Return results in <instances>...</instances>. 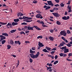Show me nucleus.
<instances>
[{
  "instance_id": "8fccbe9b",
  "label": "nucleus",
  "mask_w": 72,
  "mask_h": 72,
  "mask_svg": "<svg viewBox=\"0 0 72 72\" xmlns=\"http://www.w3.org/2000/svg\"><path fill=\"white\" fill-rule=\"evenodd\" d=\"M55 53V51H52L50 53L52 55H53L54 54V53Z\"/></svg>"
},
{
  "instance_id": "49530a36",
  "label": "nucleus",
  "mask_w": 72,
  "mask_h": 72,
  "mask_svg": "<svg viewBox=\"0 0 72 72\" xmlns=\"http://www.w3.org/2000/svg\"><path fill=\"white\" fill-rule=\"evenodd\" d=\"M71 1H69L67 3V4L68 5L70 4V3H71Z\"/></svg>"
},
{
  "instance_id": "f8f14e48",
  "label": "nucleus",
  "mask_w": 72,
  "mask_h": 72,
  "mask_svg": "<svg viewBox=\"0 0 72 72\" xmlns=\"http://www.w3.org/2000/svg\"><path fill=\"white\" fill-rule=\"evenodd\" d=\"M15 44H18L19 45H21V42H20L19 40H18V41H15Z\"/></svg>"
},
{
  "instance_id": "e433bc0d",
  "label": "nucleus",
  "mask_w": 72,
  "mask_h": 72,
  "mask_svg": "<svg viewBox=\"0 0 72 72\" xmlns=\"http://www.w3.org/2000/svg\"><path fill=\"white\" fill-rule=\"evenodd\" d=\"M26 22H30L33 21L32 20L26 21Z\"/></svg>"
},
{
  "instance_id": "20e7f679",
  "label": "nucleus",
  "mask_w": 72,
  "mask_h": 72,
  "mask_svg": "<svg viewBox=\"0 0 72 72\" xmlns=\"http://www.w3.org/2000/svg\"><path fill=\"white\" fill-rule=\"evenodd\" d=\"M52 14L55 17H58L60 16V14H59L57 12H55V13H52Z\"/></svg>"
},
{
  "instance_id": "6e6d98bb",
  "label": "nucleus",
  "mask_w": 72,
  "mask_h": 72,
  "mask_svg": "<svg viewBox=\"0 0 72 72\" xmlns=\"http://www.w3.org/2000/svg\"><path fill=\"white\" fill-rule=\"evenodd\" d=\"M61 39H63L64 40L66 39V38L64 37H61Z\"/></svg>"
},
{
  "instance_id": "423d86ee",
  "label": "nucleus",
  "mask_w": 72,
  "mask_h": 72,
  "mask_svg": "<svg viewBox=\"0 0 72 72\" xmlns=\"http://www.w3.org/2000/svg\"><path fill=\"white\" fill-rule=\"evenodd\" d=\"M69 19V17L68 16L67 17L65 16L64 17H62V19L64 20H68Z\"/></svg>"
},
{
  "instance_id": "864d4df0",
  "label": "nucleus",
  "mask_w": 72,
  "mask_h": 72,
  "mask_svg": "<svg viewBox=\"0 0 72 72\" xmlns=\"http://www.w3.org/2000/svg\"><path fill=\"white\" fill-rule=\"evenodd\" d=\"M55 6L57 7H58V6H59V4H57L55 5Z\"/></svg>"
},
{
  "instance_id": "69168bd1",
  "label": "nucleus",
  "mask_w": 72,
  "mask_h": 72,
  "mask_svg": "<svg viewBox=\"0 0 72 72\" xmlns=\"http://www.w3.org/2000/svg\"><path fill=\"white\" fill-rule=\"evenodd\" d=\"M25 43H28V44H29L30 43V42L29 41H25Z\"/></svg>"
},
{
  "instance_id": "4c0bfd02",
  "label": "nucleus",
  "mask_w": 72,
  "mask_h": 72,
  "mask_svg": "<svg viewBox=\"0 0 72 72\" xmlns=\"http://www.w3.org/2000/svg\"><path fill=\"white\" fill-rule=\"evenodd\" d=\"M59 55H60V57H63V53H61L59 54Z\"/></svg>"
},
{
  "instance_id": "ddd939ff",
  "label": "nucleus",
  "mask_w": 72,
  "mask_h": 72,
  "mask_svg": "<svg viewBox=\"0 0 72 72\" xmlns=\"http://www.w3.org/2000/svg\"><path fill=\"white\" fill-rule=\"evenodd\" d=\"M49 39L51 41H53L54 40V38L53 37H51L50 36L49 38Z\"/></svg>"
},
{
  "instance_id": "7ed1b4c3",
  "label": "nucleus",
  "mask_w": 72,
  "mask_h": 72,
  "mask_svg": "<svg viewBox=\"0 0 72 72\" xmlns=\"http://www.w3.org/2000/svg\"><path fill=\"white\" fill-rule=\"evenodd\" d=\"M23 19H25V20L26 21H27L28 20H30V19H32V17H28L24 16H23Z\"/></svg>"
},
{
  "instance_id": "c756f323",
  "label": "nucleus",
  "mask_w": 72,
  "mask_h": 72,
  "mask_svg": "<svg viewBox=\"0 0 72 72\" xmlns=\"http://www.w3.org/2000/svg\"><path fill=\"white\" fill-rule=\"evenodd\" d=\"M57 24L59 25H60V22L59 21H57L56 22Z\"/></svg>"
},
{
  "instance_id": "9b49d317",
  "label": "nucleus",
  "mask_w": 72,
  "mask_h": 72,
  "mask_svg": "<svg viewBox=\"0 0 72 72\" xmlns=\"http://www.w3.org/2000/svg\"><path fill=\"white\" fill-rule=\"evenodd\" d=\"M36 17L37 18H40V16H42V15L40 14H37L36 15Z\"/></svg>"
},
{
  "instance_id": "a211bd4d",
  "label": "nucleus",
  "mask_w": 72,
  "mask_h": 72,
  "mask_svg": "<svg viewBox=\"0 0 72 72\" xmlns=\"http://www.w3.org/2000/svg\"><path fill=\"white\" fill-rule=\"evenodd\" d=\"M12 24L11 23H8L7 25H6V26H9L10 27H12Z\"/></svg>"
},
{
  "instance_id": "cd10ccee",
  "label": "nucleus",
  "mask_w": 72,
  "mask_h": 72,
  "mask_svg": "<svg viewBox=\"0 0 72 72\" xmlns=\"http://www.w3.org/2000/svg\"><path fill=\"white\" fill-rule=\"evenodd\" d=\"M67 48V47H66V46H65V47H62V48H60L62 49V50H63L65 49H66V48Z\"/></svg>"
},
{
  "instance_id": "1a4fd4ad",
  "label": "nucleus",
  "mask_w": 72,
  "mask_h": 72,
  "mask_svg": "<svg viewBox=\"0 0 72 72\" xmlns=\"http://www.w3.org/2000/svg\"><path fill=\"white\" fill-rule=\"evenodd\" d=\"M33 27L35 28L36 29L38 30H41V29L40 28L38 27L37 26L34 25L33 26Z\"/></svg>"
},
{
  "instance_id": "a878e982",
  "label": "nucleus",
  "mask_w": 72,
  "mask_h": 72,
  "mask_svg": "<svg viewBox=\"0 0 72 72\" xmlns=\"http://www.w3.org/2000/svg\"><path fill=\"white\" fill-rule=\"evenodd\" d=\"M51 6H47V7H46V8H45V10H47L48 9H50L51 8Z\"/></svg>"
},
{
  "instance_id": "aec40b11",
  "label": "nucleus",
  "mask_w": 72,
  "mask_h": 72,
  "mask_svg": "<svg viewBox=\"0 0 72 72\" xmlns=\"http://www.w3.org/2000/svg\"><path fill=\"white\" fill-rule=\"evenodd\" d=\"M0 24L2 25H4L7 24V23H6V22L4 23L2 22H0Z\"/></svg>"
},
{
  "instance_id": "603ef678",
  "label": "nucleus",
  "mask_w": 72,
  "mask_h": 72,
  "mask_svg": "<svg viewBox=\"0 0 72 72\" xmlns=\"http://www.w3.org/2000/svg\"><path fill=\"white\" fill-rule=\"evenodd\" d=\"M32 49L33 50H35L36 49L35 47H32Z\"/></svg>"
},
{
  "instance_id": "13d9d810",
  "label": "nucleus",
  "mask_w": 72,
  "mask_h": 72,
  "mask_svg": "<svg viewBox=\"0 0 72 72\" xmlns=\"http://www.w3.org/2000/svg\"><path fill=\"white\" fill-rule=\"evenodd\" d=\"M52 69V68L51 67H49L47 69V70H48L49 69Z\"/></svg>"
},
{
  "instance_id": "3c124183",
  "label": "nucleus",
  "mask_w": 72,
  "mask_h": 72,
  "mask_svg": "<svg viewBox=\"0 0 72 72\" xmlns=\"http://www.w3.org/2000/svg\"><path fill=\"white\" fill-rule=\"evenodd\" d=\"M50 31L51 33H53V30L52 29L50 30Z\"/></svg>"
},
{
  "instance_id": "338daca9",
  "label": "nucleus",
  "mask_w": 72,
  "mask_h": 72,
  "mask_svg": "<svg viewBox=\"0 0 72 72\" xmlns=\"http://www.w3.org/2000/svg\"><path fill=\"white\" fill-rule=\"evenodd\" d=\"M52 56L51 55H48V56L49 57H51V58Z\"/></svg>"
},
{
  "instance_id": "412c9836",
  "label": "nucleus",
  "mask_w": 72,
  "mask_h": 72,
  "mask_svg": "<svg viewBox=\"0 0 72 72\" xmlns=\"http://www.w3.org/2000/svg\"><path fill=\"white\" fill-rule=\"evenodd\" d=\"M2 35L6 36H8V35L7 33H2Z\"/></svg>"
},
{
  "instance_id": "9d476101",
  "label": "nucleus",
  "mask_w": 72,
  "mask_h": 72,
  "mask_svg": "<svg viewBox=\"0 0 72 72\" xmlns=\"http://www.w3.org/2000/svg\"><path fill=\"white\" fill-rule=\"evenodd\" d=\"M63 51H64V53H66L67 52H69V50L68 49H65Z\"/></svg>"
},
{
  "instance_id": "a19ab883",
  "label": "nucleus",
  "mask_w": 72,
  "mask_h": 72,
  "mask_svg": "<svg viewBox=\"0 0 72 72\" xmlns=\"http://www.w3.org/2000/svg\"><path fill=\"white\" fill-rule=\"evenodd\" d=\"M68 8L69 9V10H71V6H69V5H68Z\"/></svg>"
},
{
  "instance_id": "ea45409f",
  "label": "nucleus",
  "mask_w": 72,
  "mask_h": 72,
  "mask_svg": "<svg viewBox=\"0 0 72 72\" xmlns=\"http://www.w3.org/2000/svg\"><path fill=\"white\" fill-rule=\"evenodd\" d=\"M66 60L69 62L71 61H72V60L71 59H69L68 58H66Z\"/></svg>"
},
{
  "instance_id": "5701e85b",
  "label": "nucleus",
  "mask_w": 72,
  "mask_h": 72,
  "mask_svg": "<svg viewBox=\"0 0 72 72\" xmlns=\"http://www.w3.org/2000/svg\"><path fill=\"white\" fill-rule=\"evenodd\" d=\"M64 46V44H63V43H60L58 47H60L61 46Z\"/></svg>"
},
{
  "instance_id": "6ab92c4d",
  "label": "nucleus",
  "mask_w": 72,
  "mask_h": 72,
  "mask_svg": "<svg viewBox=\"0 0 72 72\" xmlns=\"http://www.w3.org/2000/svg\"><path fill=\"white\" fill-rule=\"evenodd\" d=\"M46 48L48 51H51V48L50 47H46Z\"/></svg>"
},
{
  "instance_id": "4d7b16f0",
  "label": "nucleus",
  "mask_w": 72,
  "mask_h": 72,
  "mask_svg": "<svg viewBox=\"0 0 72 72\" xmlns=\"http://www.w3.org/2000/svg\"><path fill=\"white\" fill-rule=\"evenodd\" d=\"M57 50V49H56V48H54L53 49H51V50L52 51H55V50Z\"/></svg>"
},
{
  "instance_id": "39448f33",
  "label": "nucleus",
  "mask_w": 72,
  "mask_h": 72,
  "mask_svg": "<svg viewBox=\"0 0 72 72\" xmlns=\"http://www.w3.org/2000/svg\"><path fill=\"white\" fill-rule=\"evenodd\" d=\"M47 2L49 5H51V6L52 7L54 6V4H53V3H52V1H47Z\"/></svg>"
},
{
  "instance_id": "b1692460",
  "label": "nucleus",
  "mask_w": 72,
  "mask_h": 72,
  "mask_svg": "<svg viewBox=\"0 0 72 72\" xmlns=\"http://www.w3.org/2000/svg\"><path fill=\"white\" fill-rule=\"evenodd\" d=\"M47 65L49 66V67L52 66H53L52 64L51 63L49 64V63H48L47 64Z\"/></svg>"
},
{
  "instance_id": "f3484780",
  "label": "nucleus",
  "mask_w": 72,
  "mask_h": 72,
  "mask_svg": "<svg viewBox=\"0 0 72 72\" xmlns=\"http://www.w3.org/2000/svg\"><path fill=\"white\" fill-rule=\"evenodd\" d=\"M16 31H17L16 29H15V30H11V31H10V32L11 33H13L15 32H16Z\"/></svg>"
},
{
  "instance_id": "f257e3e1",
  "label": "nucleus",
  "mask_w": 72,
  "mask_h": 72,
  "mask_svg": "<svg viewBox=\"0 0 72 72\" xmlns=\"http://www.w3.org/2000/svg\"><path fill=\"white\" fill-rule=\"evenodd\" d=\"M30 53H32L30 54V57L33 59L37 58L39 55H40V52H38L35 55H34V53H35V51H33L30 49Z\"/></svg>"
},
{
  "instance_id": "0eeeda50",
  "label": "nucleus",
  "mask_w": 72,
  "mask_h": 72,
  "mask_svg": "<svg viewBox=\"0 0 72 72\" xmlns=\"http://www.w3.org/2000/svg\"><path fill=\"white\" fill-rule=\"evenodd\" d=\"M39 44H38V46L41 47H43L44 46V45L43 44V43H41L39 41L38 42Z\"/></svg>"
},
{
  "instance_id": "de8ad7c7",
  "label": "nucleus",
  "mask_w": 72,
  "mask_h": 72,
  "mask_svg": "<svg viewBox=\"0 0 72 72\" xmlns=\"http://www.w3.org/2000/svg\"><path fill=\"white\" fill-rule=\"evenodd\" d=\"M24 28L25 30L26 29L28 30V26H25Z\"/></svg>"
},
{
  "instance_id": "0e129e2a",
  "label": "nucleus",
  "mask_w": 72,
  "mask_h": 72,
  "mask_svg": "<svg viewBox=\"0 0 72 72\" xmlns=\"http://www.w3.org/2000/svg\"><path fill=\"white\" fill-rule=\"evenodd\" d=\"M56 1V2L58 3L59 2V0H55Z\"/></svg>"
},
{
  "instance_id": "a18cd8bd",
  "label": "nucleus",
  "mask_w": 72,
  "mask_h": 72,
  "mask_svg": "<svg viewBox=\"0 0 72 72\" xmlns=\"http://www.w3.org/2000/svg\"><path fill=\"white\" fill-rule=\"evenodd\" d=\"M29 61H30V62L31 63H32L33 62V60L31 58H30L29 59Z\"/></svg>"
},
{
  "instance_id": "774afa93",
  "label": "nucleus",
  "mask_w": 72,
  "mask_h": 72,
  "mask_svg": "<svg viewBox=\"0 0 72 72\" xmlns=\"http://www.w3.org/2000/svg\"><path fill=\"white\" fill-rule=\"evenodd\" d=\"M26 33H29V31H26L25 32Z\"/></svg>"
},
{
  "instance_id": "4468645a",
  "label": "nucleus",
  "mask_w": 72,
  "mask_h": 72,
  "mask_svg": "<svg viewBox=\"0 0 72 72\" xmlns=\"http://www.w3.org/2000/svg\"><path fill=\"white\" fill-rule=\"evenodd\" d=\"M18 24L17 22H13L12 23V24L13 26H14L15 25H16Z\"/></svg>"
},
{
  "instance_id": "6e6552de",
  "label": "nucleus",
  "mask_w": 72,
  "mask_h": 72,
  "mask_svg": "<svg viewBox=\"0 0 72 72\" xmlns=\"http://www.w3.org/2000/svg\"><path fill=\"white\" fill-rule=\"evenodd\" d=\"M33 28L34 27H31L30 26H28V30H33Z\"/></svg>"
},
{
  "instance_id": "680f3d73",
  "label": "nucleus",
  "mask_w": 72,
  "mask_h": 72,
  "mask_svg": "<svg viewBox=\"0 0 72 72\" xmlns=\"http://www.w3.org/2000/svg\"><path fill=\"white\" fill-rule=\"evenodd\" d=\"M50 12H54V10H53H53H50Z\"/></svg>"
},
{
  "instance_id": "37998d69",
  "label": "nucleus",
  "mask_w": 72,
  "mask_h": 72,
  "mask_svg": "<svg viewBox=\"0 0 72 72\" xmlns=\"http://www.w3.org/2000/svg\"><path fill=\"white\" fill-rule=\"evenodd\" d=\"M67 56V54H65L64 53L63 54V57H66Z\"/></svg>"
},
{
  "instance_id": "72a5a7b5",
  "label": "nucleus",
  "mask_w": 72,
  "mask_h": 72,
  "mask_svg": "<svg viewBox=\"0 0 72 72\" xmlns=\"http://www.w3.org/2000/svg\"><path fill=\"white\" fill-rule=\"evenodd\" d=\"M27 23L25 22H23L21 23V25H27Z\"/></svg>"
},
{
  "instance_id": "09e8293b",
  "label": "nucleus",
  "mask_w": 72,
  "mask_h": 72,
  "mask_svg": "<svg viewBox=\"0 0 72 72\" xmlns=\"http://www.w3.org/2000/svg\"><path fill=\"white\" fill-rule=\"evenodd\" d=\"M60 5L61 7H63L64 6V4H63V3H61Z\"/></svg>"
},
{
  "instance_id": "bf43d9fd",
  "label": "nucleus",
  "mask_w": 72,
  "mask_h": 72,
  "mask_svg": "<svg viewBox=\"0 0 72 72\" xmlns=\"http://www.w3.org/2000/svg\"><path fill=\"white\" fill-rule=\"evenodd\" d=\"M54 31L55 30V32H57L58 31V30L57 29H56V28H54L53 29Z\"/></svg>"
},
{
  "instance_id": "79ce46f5",
  "label": "nucleus",
  "mask_w": 72,
  "mask_h": 72,
  "mask_svg": "<svg viewBox=\"0 0 72 72\" xmlns=\"http://www.w3.org/2000/svg\"><path fill=\"white\" fill-rule=\"evenodd\" d=\"M36 12L39 14H42V12H40V11H36Z\"/></svg>"
},
{
  "instance_id": "bb28decb",
  "label": "nucleus",
  "mask_w": 72,
  "mask_h": 72,
  "mask_svg": "<svg viewBox=\"0 0 72 72\" xmlns=\"http://www.w3.org/2000/svg\"><path fill=\"white\" fill-rule=\"evenodd\" d=\"M33 3L34 4H36L37 3V1L35 0H34V1H33Z\"/></svg>"
},
{
  "instance_id": "c85d7f7f",
  "label": "nucleus",
  "mask_w": 72,
  "mask_h": 72,
  "mask_svg": "<svg viewBox=\"0 0 72 72\" xmlns=\"http://www.w3.org/2000/svg\"><path fill=\"white\" fill-rule=\"evenodd\" d=\"M42 51L45 53H47V50L46 49H45L42 50Z\"/></svg>"
},
{
  "instance_id": "4be33fe9",
  "label": "nucleus",
  "mask_w": 72,
  "mask_h": 72,
  "mask_svg": "<svg viewBox=\"0 0 72 72\" xmlns=\"http://www.w3.org/2000/svg\"><path fill=\"white\" fill-rule=\"evenodd\" d=\"M43 38V36L42 35H40V36H38V37H37V38L38 39H42Z\"/></svg>"
},
{
  "instance_id": "f03ea898",
  "label": "nucleus",
  "mask_w": 72,
  "mask_h": 72,
  "mask_svg": "<svg viewBox=\"0 0 72 72\" xmlns=\"http://www.w3.org/2000/svg\"><path fill=\"white\" fill-rule=\"evenodd\" d=\"M60 34L64 36H66L67 35V33H66V30H63L61 31L60 32Z\"/></svg>"
},
{
  "instance_id": "c03bdc74",
  "label": "nucleus",
  "mask_w": 72,
  "mask_h": 72,
  "mask_svg": "<svg viewBox=\"0 0 72 72\" xmlns=\"http://www.w3.org/2000/svg\"><path fill=\"white\" fill-rule=\"evenodd\" d=\"M66 46H68V47H70L71 46V44H70L69 43H68V44H67Z\"/></svg>"
},
{
  "instance_id": "2eb2a0df",
  "label": "nucleus",
  "mask_w": 72,
  "mask_h": 72,
  "mask_svg": "<svg viewBox=\"0 0 72 72\" xmlns=\"http://www.w3.org/2000/svg\"><path fill=\"white\" fill-rule=\"evenodd\" d=\"M19 21V19H14V21L15 22H18Z\"/></svg>"
},
{
  "instance_id": "052dcab7",
  "label": "nucleus",
  "mask_w": 72,
  "mask_h": 72,
  "mask_svg": "<svg viewBox=\"0 0 72 72\" xmlns=\"http://www.w3.org/2000/svg\"><path fill=\"white\" fill-rule=\"evenodd\" d=\"M68 56H72V53H69V54Z\"/></svg>"
},
{
  "instance_id": "7c9ffc66",
  "label": "nucleus",
  "mask_w": 72,
  "mask_h": 72,
  "mask_svg": "<svg viewBox=\"0 0 72 72\" xmlns=\"http://www.w3.org/2000/svg\"><path fill=\"white\" fill-rule=\"evenodd\" d=\"M67 33L68 34H71V32L69 30H67Z\"/></svg>"
},
{
  "instance_id": "dca6fc26",
  "label": "nucleus",
  "mask_w": 72,
  "mask_h": 72,
  "mask_svg": "<svg viewBox=\"0 0 72 72\" xmlns=\"http://www.w3.org/2000/svg\"><path fill=\"white\" fill-rule=\"evenodd\" d=\"M10 43L11 44H12V45H14V42L13 41V40L12 39L10 40Z\"/></svg>"
},
{
  "instance_id": "c9c22d12",
  "label": "nucleus",
  "mask_w": 72,
  "mask_h": 72,
  "mask_svg": "<svg viewBox=\"0 0 72 72\" xmlns=\"http://www.w3.org/2000/svg\"><path fill=\"white\" fill-rule=\"evenodd\" d=\"M42 26L44 28L45 27H48V26H47L46 25L42 24Z\"/></svg>"
},
{
  "instance_id": "5fc2aeb1",
  "label": "nucleus",
  "mask_w": 72,
  "mask_h": 72,
  "mask_svg": "<svg viewBox=\"0 0 72 72\" xmlns=\"http://www.w3.org/2000/svg\"><path fill=\"white\" fill-rule=\"evenodd\" d=\"M1 39H2L3 40L5 39H6V38L4 36H3V38H1Z\"/></svg>"
},
{
  "instance_id": "58836bf2",
  "label": "nucleus",
  "mask_w": 72,
  "mask_h": 72,
  "mask_svg": "<svg viewBox=\"0 0 72 72\" xmlns=\"http://www.w3.org/2000/svg\"><path fill=\"white\" fill-rule=\"evenodd\" d=\"M58 63V61H55L54 63V65H56Z\"/></svg>"
},
{
  "instance_id": "473e14b6",
  "label": "nucleus",
  "mask_w": 72,
  "mask_h": 72,
  "mask_svg": "<svg viewBox=\"0 0 72 72\" xmlns=\"http://www.w3.org/2000/svg\"><path fill=\"white\" fill-rule=\"evenodd\" d=\"M20 33L21 35L22 34H24V35H26L25 33H24V32H20Z\"/></svg>"
},
{
  "instance_id": "393cba45",
  "label": "nucleus",
  "mask_w": 72,
  "mask_h": 72,
  "mask_svg": "<svg viewBox=\"0 0 72 72\" xmlns=\"http://www.w3.org/2000/svg\"><path fill=\"white\" fill-rule=\"evenodd\" d=\"M6 42V40H2L1 44H4Z\"/></svg>"
},
{
  "instance_id": "2f4dec72",
  "label": "nucleus",
  "mask_w": 72,
  "mask_h": 72,
  "mask_svg": "<svg viewBox=\"0 0 72 72\" xmlns=\"http://www.w3.org/2000/svg\"><path fill=\"white\" fill-rule=\"evenodd\" d=\"M7 47H8V50L10 49L11 47V46L10 45H7Z\"/></svg>"
},
{
  "instance_id": "f704fd0d",
  "label": "nucleus",
  "mask_w": 72,
  "mask_h": 72,
  "mask_svg": "<svg viewBox=\"0 0 72 72\" xmlns=\"http://www.w3.org/2000/svg\"><path fill=\"white\" fill-rule=\"evenodd\" d=\"M39 24H44V23L42 21H41L40 22H39Z\"/></svg>"
},
{
  "instance_id": "e2e57ef3",
  "label": "nucleus",
  "mask_w": 72,
  "mask_h": 72,
  "mask_svg": "<svg viewBox=\"0 0 72 72\" xmlns=\"http://www.w3.org/2000/svg\"><path fill=\"white\" fill-rule=\"evenodd\" d=\"M58 56L56 55L55 56V59H57V58H58Z\"/></svg>"
}]
</instances>
